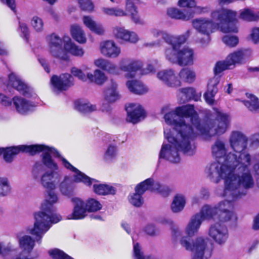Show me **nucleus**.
<instances>
[{
  "mask_svg": "<svg viewBox=\"0 0 259 259\" xmlns=\"http://www.w3.org/2000/svg\"><path fill=\"white\" fill-rule=\"evenodd\" d=\"M213 116L214 120L200 123L194 106L191 105L178 107L165 114L164 121L172 127L173 132L164 127V134L168 144H163L159 158L178 163L180 161L179 151L188 155L194 153L195 146L192 142L198 135L208 139L225 134L230 126V116L217 108L214 109Z\"/></svg>",
  "mask_w": 259,
  "mask_h": 259,
  "instance_id": "obj_1",
  "label": "nucleus"
},
{
  "mask_svg": "<svg viewBox=\"0 0 259 259\" xmlns=\"http://www.w3.org/2000/svg\"><path fill=\"white\" fill-rule=\"evenodd\" d=\"M229 142L235 153H230L227 163H212L205 169L207 177L213 183L225 180L226 192L235 196L244 194L240 187L252 189L255 184L252 166L254 157L246 150L248 138L241 132L233 131Z\"/></svg>",
  "mask_w": 259,
  "mask_h": 259,
  "instance_id": "obj_2",
  "label": "nucleus"
},
{
  "mask_svg": "<svg viewBox=\"0 0 259 259\" xmlns=\"http://www.w3.org/2000/svg\"><path fill=\"white\" fill-rule=\"evenodd\" d=\"M237 12L232 10L222 9L214 10L211 13V18L205 17L196 18L192 21V27L199 33L205 36L202 44L210 41V35L217 27L224 33L237 32L238 20Z\"/></svg>",
  "mask_w": 259,
  "mask_h": 259,
  "instance_id": "obj_3",
  "label": "nucleus"
},
{
  "mask_svg": "<svg viewBox=\"0 0 259 259\" xmlns=\"http://www.w3.org/2000/svg\"><path fill=\"white\" fill-rule=\"evenodd\" d=\"M54 190H46V200L41 205L40 210L34 213V226L28 230L30 234L37 236V241L39 243L52 224L57 223L62 219L60 214L54 213L53 205L58 201Z\"/></svg>",
  "mask_w": 259,
  "mask_h": 259,
  "instance_id": "obj_4",
  "label": "nucleus"
},
{
  "mask_svg": "<svg viewBox=\"0 0 259 259\" xmlns=\"http://www.w3.org/2000/svg\"><path fill=\"white\" fill-rule=\"evenodd\" d=\"M224 188L223 190H217V194L221 197H226L228 200H225L218 203L215 205L216 211H218V218L222 222H227L235 217L233 211V201L246 194L247 191L250 189H244L240 187V190L243 191V194H239L235 196L226 192L225 180H224Z\"/></svg>",
  "mask_w": 259,
  "mask_h": 259,
  "instance_id": "obj_5",
  "label": "nucleus"
},
{
  "mask_svg": "<svg viewBox=\"0 0 259 259\" xmlns=\"http://www.w3.org/2000/svg\"><path fill=\"white\" fill-rule=\"evenodd\" d=\"M62 163L64 167L75 173L74 179L68 176H65L63 181L60 183V190L61 193L67 196H70L73 191V182H82L87 186H90L95 181L71 165L66 159L61 158Z\"/></svg>",
  "mask_w": 259,
  "mask_h": 259,
  "instance_id": "obj_6",
  "label": "nucleus"
},
{
  "mask_svg": "<svg viewBox=\"0 0 259 259\" xmlns=\"http://www.w3.org/2000/svg\"><path fill=\"white\" fill-rule=\"evenodd\" d=\"M180 243L187 251L193 254V259H208L211 255V249L209 246L208 241L203 237H198L192 242L186 236L182 237Z\"/></svg>",
  "mask_w": 259,
  "mask_h": 259,
  "instance_id": "obj_7",
  "label": "nucleus"
},
{
  "mask_svg": "<svg viewBox=\"0 0 259 259\" xmlns=\"http://www.w3.org/2000/svg\"><path fill=\"white\" fill-rule=\"evenodd\" d=\"M32 178L40 183L46 190H55L60 179V175L54 170L45 171L44 165L36 162L32 169Z\"/></svg>",
  "mask_w": 259,
  "mask_h": 259,
  "instance_id": "obj_8",
  "label": "nucleus"
},
{
  "mask_svg": "<svg viewBox=\"0 0 259 259\" xmlns=\"http://www.w3.org/2000/svg\"><path fill=\"white\" fill-rule=\"evenodd\" d=\"M232 68L229 65L226 59L223 61L218 62L214 68V76L209 79L207 90L204 94L206 102L209 104H212L214 102V97L218 92L217 85L220 81V76L218 74L227 69H231Z\"/></svg>",
  "mask_w": 259,
  "mask_h": 259,
  "instance_id": "obj_9",
  "label": "nucleus"
},
{
  "mask_svg": "<svg viewBox=\"0 0 259 259\" xmlns=\"http://www.w3.org/2000/svg\"><path fill=\"white\" fill-rule=\"evenodd\" d=\"M26 148L31 155L42 152V160L44 164L54 170L58 169L57 163L52 158V156H59V153L56 149L42 145H30Z\"/></svg>",
  "mask_w": 259,
  "mask_h": 259,
  "instance_id": "obj_10",
  "label": "nucleus"
},
{
  "mask_svg": "<svg viewBox=\"0 0 259 259\" xmlns=\"http://www.w3.org/2000/svg\"><path fill=\"white\" fill-rule=\"evenodd\" d=\"M46 41L48 52L52 57L62 60L68 59V54L62 47L63 39L58 35L52 33L46 37Z\"/></svg>",
  "mask_w": 259,
  "mask_h": 259,
  "instance_id": "obj_11",
  "label": "nucleus"
},
{
  "mask_svg": "<svg viewBox=\"0 0 259 259\" xmlns=\"http://www.w3.org/2000/svg\"><path fill=\"white\" fill-rule=\"evenodd\" d=\"M157 79L163 84L169 88H178L181 86L176 70L167 68L159 70L156 74Z\"/></svg>",
  "mask_w": 259,
  "mask_h": 259,
  "instance_id": "obj_12",
  "label": "nucleus"
},
{
  "mask_svg": "<svg viewBox=\"0 0 259 259\" xmlns=\"http://www.w3.org/2000/svg\"><path fill=\"white\" fill-rule=\"evenodd\" d=\"M208 234L213 241L219 245L225 244L229 237L227 227L224 224L220 223L211 225L208 229Z\"/></svg>",
  "mask_w": 259,
  "mask_h": 259,
  "instance_id": "obj_13",
  "label": "nucleus"
},
{
  "mask_svg": "<svg viewBox=\"0 0 259 259\" xmlns=\"http://www.w3.org/2000/svg\"><path fill=\"white\" fill-rule=\"evenodd\" d=\"M74 78L68 73H64L60 76L53 75L51 79L52 89L55 93L67 90L73 85Z\"/></svg>",
  "mask_w": 259,
  "mask_h": 259,
  "instance_id": "obj_14",
  "label": "nucleus"
},
{
  "mask_svg": "<svg viewBox=\"0 0 259 259\" xmlns=\"http://www.w3.org/2000/svg\"><path fill=\"white\" fill-rule=\"evenodd\" d=\"M211 153L212 156L215 159L225 158L223 163L214 162L221 165H224L227 163V158L230 153L228 152V146L226 142L220 139L216 140L211 146Z\"/></svg>",
  "mask_w": 259,
  "mask_h": 259,
  "instance_id": "obj_15",
  "label": "nucleus"
},
{
  "mask_svg": "<svg viewBox=\"0 0 259 259\" xmlns=\"http://www.w3.org/2000/svg\"><path fill=\"white\" fill-rule=\"evenodd\" d=\"M9 85L17 90L21 94L27 97L33 96V92L31 88L28 87L20 78L15 73H11L9 75Z\"/></svg>",
  "mask_w": 259,
  "mask_h": 259,
  "instance_id": "obj_16",
  "label": "nucleus"
},
{
  "mask_svg": "<svg viewBox=\"0 0 259 259\" xmlns=\"http://www.w3.org/2000/svg\"><path fill=\"white\" fill-rule=\"evenodd\" d=\"M141 67L142 64L140 61L131 58H124L120 61L119 72L120 70L126 72L125 76L126 78H133L135 76L136 72Z\"/></svg>",
  "mask_w": 259,
  "mask_h": 259,
  "instance_id": "obj_17",
  "label": "nucleus"
},
{
  "mask_svg": "<svg viewBox=\"0 0 259 259\" xmlns=\"http://www.w3.org/2000/svg\"><path fill=\"white\" fill-rule=\"evenodd\" d=\"M128 122L137 123L144 119L146 113L141 105L138 103H131L126 107Z\"/></svg>",
  "mask_w": 259,
  "mask_h": 259,
  "instance_id": "obj_18",
  "label": "nucleus"
},
{
  "mask_svg": "<svg viewBox=\"0 0 259 259\" xmlns=\"http://www.w3.org/2000/svg\"><path fill=\"white\" fill-rule=\"evenodd\" d=\"M32 235L34 236V235ZM15 236L18 242L19 247L28 252L32 251L35 246V241L38 244L41 243V240L40 243L37 241V236L36 235H35V239H34L30 235H26L23 232L16 233Z\"/></svg>",
  "mask_w": 259,
  "mask_h": 259,
  "instance_id": "obj_19",
  "label": "nucleus"
},
{
  "mask_svg": "<svg viewBox=\"0 0 259 259\" xmlns=\"http://www.w3.org/2000/svg\"><path fill=\"white\" fill-rule=\"evenodd\" d=\"M101 53L108 58H116L121 53V49L112 40L102 41L100 45Z\"/></svg>",
  "mask_w": 259,
  "mask_h": 259,
  "instance_id": "obj_20",
  "label": "nucleus"
},
{
  "mask_svg": "<svg viewBox=\"0 0 259 259\" xmlns=\"http://www.w3.org/2000/svg\"><path fill=\"white\" fill-rule=\"evenodd\" d=\"M74 208L72 213L67 217L68 220H80L83 219L87 215L88 211L84 202L78 198L72 199Z\"/></svg>",
  "mask_w": 259,
  "mask_h": 259,
  "instance_id": "obj_21",
  "label": "nucleus"
},
{
  "mask_svg": "<svg viewBox=\"0 0 259 259\" xmlns=\"http://www.w3.org/2000/svg\"><path fill=\"white\" fill-rule=\"evenodd\" d=\"M103 97L104 101L109 104L113 103L120 99L121 97L118 90V84L115 81L110 80L104 91Z\"/></svg>",
  "mask_w": 259,
  "mask_h": 259,
  "instance_id": "obj_22",
  "label": "nucleus"
},
{
  "mask_svg": "<svg viewBox=\"0 0 259 259\" xmlns=\"http://www.w3.org/2000/svg\"><path fill=\"white\" fill-rule=\"evenodd\" d=\"M113 33L116 38L125 41L136 43L139 40L136 33L130 31L124 27L116 26L113 28Z\"/></svg>",
  "mask_w": 259,
  "mask_h": 259,
  "instance_id": "obj_23",
  "label": "nucleus"
},
{
  "mask_svg": "<svg viewBox=\"0 0 259 259\" xmlns=\"http://www.w3.org/2000/svg\"><path fill=\"white\" fill-rule=\"evenodd\" d=\"M194 58V51L192 49L185 47L180 49L178 53V64L182 66L192 65Z\"/></svg>",
  "mask_w": 259,
  "mask_h": 259,
  "instance_id": "obj_24",
  "label": "nucleus"
},
{
  "mask_svg": "<svg viewBox=\"0 0 259 259\" xmlns=\"http://www.w3.org/2000/svg\"><path fill=\"white\" fill-rule=\"evenodd\" d=\"M13 103L17 112L25 114L31 111L34 107L33 104L23 98L15 96L13 98Z\"/></svg>",
  "mask_w": 259,
  "mask_h": 259,
  "instance_id": "obj_25",
  "label": "nucleus"
},
{
  "mask_svg": "<svg viewBox=\"0 0 259 259\" xmlns=\"http://www.w3.org/2000/svg\"><path fill=\"white\" fill-rule=\"evenodd\" d=\"M28 147L29 146L22 145L18 147H9L6 149L0 148V155L3 154L5 160L7 162H11L14 156L18 154L20 151L29 153V151L26 148Z\"/></svg>",
  "mask_w": 259,
  "mask_h": 259,
  "instance_id": "obj_26",
  "label": "nucleus"
},
{
  "mask_svg": "<svg viewBox=\"0 0 259 259\" xmlns=\"http://www.w3.org/2000/svg\"><path fill=\"white\" fill-rule=\"evenodd\" d=\"M63 40L64 50L67 54L68 53L77 57H82L84 53L83 49L75 45L69 37L64 36Z\"/></svg>",
  "mask_w": 259,
  "mask_h": 259,
  "instance_id": "obj_27",
  "label": "nucleus"
},
{
  "mask_svg": "<svg viewBox=\"0 0 259 259\" xmlns=\"http://www.w3.org/2000/svg\"><path fill=\"white\" fill-rule=\"evenodd\" d=\"M167 15L171 19L188 21L193 17V13L191 11L185 12L174 7L169 8L166 11Z\"/></svg>",
  "mask_w": 259,
  "mask_h": 259,
  "instance_id": "obj_28",
  "label": "nucleus"
},
{
  "mask_svg": "<svg viewBox=\"0 0 259 259\" xmlns=\"http://www.w3.org/2000/svg\"><path fill=\"white\" fill-rule=\"evenodd\" d=\"M94 65L98 68L113 74H119V69L117 66L111 61L102 58L94 60Z\"/></svg>",
  "mask_w": 259,
  "mask_h": 259,
  "instance_id": "obj_29",
  "label": "nucleus"
},
{
  "mask_svg": "<svg viewBox=\"0 0 259 259\" xmlns=\"http://www.w3.org/2000/svg\"><path fill=\"white\" fill-rule=\"evenodd\" d=\"M19 248L17 245L11 241L4 243L0 241V255L6 259L11 258L13 255L17 253Z\"/></svg>",
  "mask_w": 259,
  "mask_h": 259,
  "instance_id": "obj_30",
  "label": "nucleus"
},
{
  "mask_svg": "<svg viewBox=\"0 0 259 259\" xmlns=\"http://www.w3.org/2000/svg\"><path fill=\"white\" fill-rule=\"evenodd\" d=\"M84 25L91 31L98 35H103L105 32V29L103 25L97 22L91 16H85L82 18Z\"/></svg>",
  "mask_w": 259,
  "mask_h": 259,
  "instance_id": "obj_31",
  "label": "nucleus"
},
{
  "mask_svg": "<svg viewBox=\"0 0 259 259\" xmlns=\"http://www.w3.org/2000/svg\"><path fill=\"white\" fill-rule=\"evenodd\" d=\"M202 223L199 215H193L185 228L186 233L189 237H192L196 234Z\"/></svg>",
  "mask_w": 259,
  "mask_h": 259,
  "instance_id": "obj_32",
  "label": "nucleus"
},
{
  "mask_svg": "<svg viewBox=\"0 0 259 259\" xmlns=\"http://www.w3.org/2000/svg\"><path fill=\"white\" fill-rule=\"evenodd\" d=\"M126 86L131 92L137 95H143L147 93L149 91L147 86L137 80L127 81Z\"/></svg>",
  "mask_w": 259,
  "mask_h": 259,
  "instance_id": "obj_33",
  "label": "nucleus"
},
{
  "mask_svg": "<svg viewBox=\"0 0 259 259\" xmlns=\"http://www.w3.org/2000/svg\"><path fill=\"white\" fill-rule=\"evenodd\" d=\"M93 182V188L94 192L101 195H114L115 194L116 190L112 186L105 184H97V181Z\"/></svg>",
  "mask_w": 259,
  "mask_h": 259,
  "instance_id": "obj_34",
  "label": "nucleus"
},
{
  "mask_svg": "<svg viewBox=\"0 0 259 259\" xmlns=\"http://www.w3.org/2000/svg\"><path fill=\"white\" fill-rule=\"evenodd\" d=\"M125 11L127 14H130L132 20L135 23L143 24V20L138 13L137 8L131 0H125Z\"/></svg>",
  "mask_w": 259,
  "mask_h": 259,
  "instance_id": "obj_35",
  "label": "nucleus"
},
{
  "mask_svg": "<svg viewBox=\"0 0 259 259\" xmlns=\"http://www.w3.org/2000/svg\"><path fill=\"white\" fill-rule=\"evenodd\" d=\"M88 80L98 85L103 84L107 80V77L104 72L99 69H96L93 73H87Z\"/></svg>",
  "mask_w": 259,
  "mask_h": 259,
  "instance_id": "obj_36",
  "label": "nucleus"
},
{
  "mask_svg": "<svg viewBox=\"0 0 259 259\" xmlns=\"http://www.w3.org/2000/svg\"><path fill=\"white\" fill-rule=\"evenodd\" d=\"M218 211H216L215 206L212 207L209 205H204L201 209L199 213L196 215H199L200 217V220L203 222L204 220H214L215 216H218Z\"/></svg>",
  "mask_w": 259,
  "mask_h": 259,
  "instance_id": "obj_37",
  "label": "nucleus"
},
{
  "mask_svg": "<svg viewBox=\"0 0 259 259\" xmlns=\"http://www.w3.org/2000/svg\"><path fill=\"white\" fill-rule=\"evenodd\" d=\"M178 76L181 82L184 81L188 83L193 82L196 79L195 72L189 68L181 69Z\"/></svg>",
  "mask_w": 259,
  "mask_h": 259,
  "instance_id": "obj_38",
  "label": "nucleus"
},
{
  "mask_svg": "<svg viewBox=\"0 0 259 259\" xmlns=\"http://www.w3.org/2000/svg\"><path fill=\"white\" fill-rule=\"evenodd\" d=\"M247 100L242 101L244 105L251 111L259 112L258 99L252 94L246 93Z\"/></svg>",
  "mask_w": 259,
  "mask_h": 259,
  "instance_id": "obj_39",
  "label": "nucleus"
},
{
  "mask_svg": "<svg viewBox=\"0 0 259 259\" xmlns=\"http://www.w3.org/2000/svg\"><path fill=\"white\" fill-rule=\"evenodd\" d=\"M102 11L104 15L115 17H124L127 16L125 9L118 7H103Z\"/></svg>",
  "mask_w": 259,
  "mask_h": 259,
  "instance_id": "obj_40",
  "label": "nucleus"
},
{
  "mask_svg": "<svg viewBox=\"0 0 259 259\" xmlns=\"http://www.w3.org/2000/svg\"><path fill=\"white\" fill-rule=\"evenodd\" d=\"M244 55L243 51L239 50L230 53L226 59L232 69H233L235 67L236 64H240L242 62L244 58Z\"/></svg>",
  "mask_w": 259,
  "mask_h": 259,
  "instance_id": "obj_41",
  "label": "nucleus"
},
{
  "mask_svg": "<svg viewBox=\"0 0 259 259\" xmlns=\"http://www.w3.org/2000/svg\"><path fill=\"white\" fill-rule=\"evenodd\" d=\"M70 32L72 37L80 44H84L87 38L84 32L81 27L78 25L74 24L71 26Z\"/></svg>",
  "mask_w": 259,
  "mask_h": 259,
  "instance_id": "obj_42",
  "label": "nucleus"
},
{
  "mask_svg": "<svg viewBox=\"0 0 259 259\" xmlns=\"http://www.w3.org/2000/svg\"><path fill=\"white\" fill-rule=\"evenodd\" d=\"M185 204V196L182 194H177L174 197L171 203V210L175 213L179 212L184 209Z\"/></svg>",
  "mask_w": 259,
  "mask_h": 259,
  "instance_id": "obj_43",
  "label": "nucleus"
},
{
  "mask_svg": "<svg viewBox=\"0 0 259 259\" xmlns=\"http://www.w3.org/2000/svg\"><path fill=\"white\" fill-rule=\"evenodd\" d=\"M171 47L165 49V57L166 59L172 63H177L178 61V53L180 49L176 45H170Z\"/></svg>",
  "mask_w": 259,
  "mask_h": 259,
  "instance_id": "obj_44",
  "label": "nucleus"
},
{
  "mask_svg": "<svg viewBox=\"0 0 259 259\" xmlns=\"http://www.w3.org/2000/svg\"><path fill=\"white\" fill-rule=\"evenodd\" d=\"M156 181L153 178H148L140 183L135 188V191L142 194L147 190L154 191V186Z\"/></svg>",
  "mask_w": 259,
  "mask_h": 259,
  "instance_id": "obj_45",
  "label": "nucleus"
},
{
  "mask_svg": "<svg viewBox=\"0 0 259 259\" xmlns=\"http://www.w3.org/2000/svg\"><path fill=\"white\" fill-rule=\"evenodd\" d=\"M240 17L247 21L259 20V11H254L250 9H245L240 11Z\"/></svg>",
  "mask_w": 259,
  "mask_h": 259,
  "instance_id": "obj_46",
  "label": "nucleus"
},
{
  "mask_svg": "<svg viewBox=\"0 0 259 259\" xmlns=\"http://www.w3.org/2000/svg\"><path fill=\"white\" fill-rule=\"evenodd\" d=\"M191 33L190 30H188L185 34L177 36H174L169 34V40L167 43L170 45H176L177 47L180 48L181 45L184 44Z\"/></svg>",
  "mask_w": 259,
  "mask_h": 259,
  "instance_id": "obj_47",
  "label": "nucleus"
},
{
  "mask_svg": "<svg viewBox=\"0 0 259 259\" xmlns=\"http://www.w3.org/2000/svg\"><path fill=\"white\" fill-rule=\"evenodd\" d=\"M11 186L8 178L0 177V197L9 195L11 192Z\"/></svg>",
  "mask_w": 259,
  "mask_h": 259,
  "instance_id": "obj_48",
  "label": "nucleus"
},
{
  "mask_svg": "<svg viewBox=\"0 0 259 259\" xmlns=\"http://www.w3.org/2000/svg\"><path fill=\"white\" fill-rule=\"evenodd\" d=\"M77 110L83 113H89L96 110V106L89 102H78L75 103Z\"/></svg>",
  "mask_w": 259,
  "mask_h": 259,
  "instance_id": "obj_49",
  "label": "nucleus"
},
{
  "mask_svg": "<svg viewBox=\"0 0 259 259\" xmlns=\"http://www.w3.org/2000/svg\"><path fill=\"white\" fill-rule=\"evenodd\" d=\"M149 33L155 38L161 36L167 43L170 40L169 34L168 32L157 28H152L150 29Z\"/></svg>",
  "mask_w": 259,
  "mask_h": 259,
  "instance_id": "obj_50",
  "label": "nucleus"
},
{
  "mask_svg": "<svg viewBox=\"0 0 259 259\" xmlns=\"http://www.w3.org/2000/svg\"><path fill=\"white\" fill-rule=\"evenodd\" d=\"M31 25L33 29L37 32H40L43 30L44 23L41 18L34 16L31 20Z\"/></svg>",
  "mask_w": 259,
  "mask_h": 259,
  "instance_id": "obj_51",
  "label": "nucleus"
},
{
  "mask_svg": "<svg viewBox=\"0 0 259 259\" xmlns=\"http://www.w3.org/2000/svg\"><path fill=\"white\" fill-rule=\"evenodd\" d=\"M142 193L135 191V193L130 196L129 201L130 203L137 207L141 206L144 202L143 199L142 197Z\"/></svg>",
  "mask_w": 259,
  "mask_h": 259,
  "instance_id": "obj_52",
  "label": "nucleus"
},
{
  "mask_svg": "<svg viewBox=\"0 0 259 259\" xmlns=\"http://www.w3.org/2000/svg\"><path fill=\"white\" fill-rule=\"evenodd\" d=\"M85 206L88 211H96L102 208V205L100 202L93 198L89 199Z\"/></svg>",
  "mask_w": 259,
  "mask_h": 259,
  "instance_id": "obj_53",
  "label": "nucleus"
},
{
  "mask_svg": "<svg viewBox=\"0 0 259 259\" xmlns=\"http://www.w3.org/2000/svg\"><path fill=\"white\" fill-rule=\"evenodd\" d=\"M154 191H157L163 196H167L170 193L171 190L168 186L161 185L159 182L156 181L154 186Z\"/></svg>",
  "mask_w": 259,
  "mask_h": 259,
  "instance_id": "obj_54",
  "label": "nucleus"
},
{
  "mask_svg": "<svg viewBox=\"0 0 259 259\" xmlns=\"http://www.w3.org/2000/svg\"><path fill=\"white\" fill-rule=\"evenodd\" d=\"M117 155V147L110 145L104 154V159L106 161H111L116 157Z\"/></svg>",
  "mask_w": 259,
  "mask_h": 259,
  "instance_id": "obj_55",
  "label": "nucleus"
},
{
  "mask_svg": "<svg viewBox=\"0 0 259 259\" xmlns=\"http://www.w3.org/2000/svg\"><path fill=\"white\" fill-rule=\"evenodd\" d=\"M223 42L229 47H236L238 42L239 39L236 36L225 35L222 38Z\"/></svg>",
  "mask_w": 259,
  "mask_h": 259,
  "instance_id": "obj_56",
  "label": "nucleus"
},
{
  "mask_svg": "<svg viewBox=\"0 0 259 259\" xmlns=\"http://www.w3.org/2000/svg\"><path fill=\"white\" fill-rule=\"evenodd\" d=\"M134 254L135 259H154L149 256L144 255L141 246L138 243H134Z\"/></svg>",
  "mask_w": 259,
  "mask_h": 259,
  "instance_id": "obj_57",
  "label": "nucleus"
},
{
  "mask_svg": "<svg viewBox=\"0 0 259 259\" xmlns=\"http://www.w3.org/2000/svg\"><path fill=\"white\" fill-rule=\"evenodd\" d=\"M71 72L73 76L77 77L80 80L83 81H86L88 80L87 74L85 75L82 70L78 68L72 67L71 69Z\"/></svg>",
  "mask_w": 259,
  "mask_h": 259,
  "instance_id": "obj_58",
  "label": "nucleus"
},
{
  "mask_svg": "<svg viewBox=\"0 0 259 259\" xmlns=\"http://www.w3.org/2000/svg\"><path fill=\"white\" fill-rule=\"evenodd\" d=\"M78 2L82 10L89 12L93 10V5L90 0H78Z\"/></svg>",
  "mask_w": 259,
  "mask_h": 259,
  "instance_id": "obj_59",
  "label": "nucleus"
},
{
  "mask_svg": "<svg viewBox=\"0 0 259 259\" xmlns=\"http://www.w3.org/2000/svg\"><path fill=\"white\" fill-rule=\"evenodd\" d=\"M178 5L180 7L193 8L196 6L195 0H179Z\"/></svg>",
  "mask_w": 259,
  "mask_h": 259,
  "instance_id": "obj_60",
  "label": "nucleus"
},
{
  "mask_svg": "<svg viewBox=\"0 0 259 259\" xmlns=\"http://www.w3.org/2000/svg\"><path fill=\"white\" fill-rule=\"evenodd\" d=\"M194 11L193 12L191 11L193 14L194 13H196L197 14H203L205 13H207L210 11V8L208 6L205 7H201V6H197L194 7Z\"/></svg>",
  "mask_w": 259,
  "mask_h": 259,
  "instance_id": "obj_61",
  "label": "nucleus"
},
{
  "mask_svg": "<svg viewBox=\"0 0 259 259\" xmlns=\"http://www.w3.org/2000/svg\"><path fill=\"white\" fill-rule=\"evenodd\" d=\"M250 37L254 43L259 42V27H254L252 29Z\"/></svg>",
  "mask_w": 259,
  "mask_h": 259,
  "instance_id": "obj_62",
  "label": "nucleus"
},
{
  "mask_svg": "<svg viewBox=\"0 0 259 259\" xmlns=\"http://www.w3.org/2000/svg\"><path fill=\"white\" fill-rule=\"evenodd\" d=\"M180 91L188 98H191L195 93L194 89L192 88H182L180 90Z\"/></svg>",
  "mask_w": 259,
  "mask_h": 259,
  "instance_id": "obj_63",
  "label": "nucleus"
},
{
  "mask_svg": "<svg viewBox=\"0 0 259 259\" xmlns=\"http://www.w3.org/2000/svg\"><path fill=\"white\" fill-rule=\"evenodd\" d=\"M145 233L150 236L154 235L156 234V230L154 226L151 224L147 225L144 228Z\"/></svg>",
  "mask_w": 259,
  "mask_h": 259,
  "instance_id": "obj_64",
  "label": "nucleus"
}]
</instances>
